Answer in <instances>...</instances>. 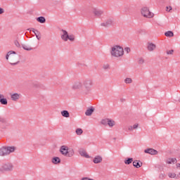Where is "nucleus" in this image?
Masks as SVG:
<instances>
[{
	"instance_id": "1",
	"label": "nucleus",
	"mask_w": 180,
	"mask_h": 180,
	"mask_svg": "<svg viewBox=\"0 0 180 180\" xmlns=\"http://www.w3.org/2000/svg\"><path fill=\"white\" fill-rule=\"evenodd\" d=\"M59 151L62 155H64V157H69L71 158V157H74V155H75V151L74 149L69 148L68 146L65 145L60 146Z\"/></svg>"
},
{
	"instance_id": "2",
	"label": "nucleus",
	"mask_w": 180,
	"mask_h": 180,
	"mask_svg": "<svg viewBox=\"0 0 180 180\" xmlns=\"http://www.w3.org/2000/svg\"><path fill=\"white\" fill-rule=\"evenodd\" d=\"M110 54L112 57H122L124 54V51L123 48L119 45H115L111 48Z\"/></svg>"
},
{
	"instance_id": "3",
	"label": "nucleus",
	"mask_w": 180,
	"mask_h": 180,
	"mask_svg": "<svg viewBox=\"0 0 180 180\" xmlns=\"http://www.w3.org/2000/svg\"><path fill=\"white\" fill-rule=\"evenodd\" d=\"M83 86L84 87V94H89L92 90V85H94L92 79H85L83 82Z\"/></svg>"
},
{
	"instance_id": "4",
	"label": "nucleus",
	"mask_w": 180,
	"mask_h": 180,
	"mask_svg": "<svg viewBox=\"0 0 180 180\" xmlns=\"http://www.w3.org/2000/svg\"><path fill=\"white\" fill-rule=\"evenodd\" d=\"M141 13L143 18H148L150 19L154 17V13H151L147 7L142 8L141 10Z\"/></svg>"
},
{
	"instance_id": "5",
	"label": "nucleus",
	"mask_w": 180,
	"mask_h": 180,
	"mask_svg": "<svg viewBox=\"0 0 180 180\" xmlns=\"http://www.w3.org/2000/svg\"><path fill=\"white\" fill-rule=\"evenodd\" d=\"M83 84L81 81L77 80L72 83L71 89L73 91H81L82 89Z\"/></svg>"
},
{
	"instance_id": "6",
	"label": "nucleus",
	"mask_w": 180,
	"mask_h": 180,
	"mask_svg": "<svg viewBox=\"0 0 180 180\" xmlns=\"http://www.w3.org/2000/svg\"><path fill=\"white\" fill-rule=\"evenodd\" d=\"M0 171L11 172L13 171V165L12 163H5L1 166Z\"/></svg>"
},
{
	"instance_id": "7",
	"label": "nucleus",
	"mask_w": 180,
	"mask_h": 180,
	"mask_svg": "<svg viewBox=\"0 0 180 180\" xmlns=\"http://www.w3.org/2000/svg\"><path fill=\"white\" fill-rule=\"evenodd\" d=\"M101 26L103 27H110V26H113V20L112 19H108L103 22L101 24Z\"/></svg>"
},
{
	"instance_id": "8",
	"label": "nucleus",
	"mask_w": 180,
	"mask_h": 180,
	"mask_svg": "<svg viewBox=\"0 0 180 180\" xmlns=\"http://www.w3.org/2000/svg\"><path fill=\"white\" fill-rule=\"evenodd\" d=\"M92 12L94 15L96 16V18H101V16H102L103 14V11L101 9L97 8H93Z\"/></svg>"
},
{
	"instance_id": "9",
	"label": "nucleus",
	"mask_w": 180,
	"mask_h": 180,
	"mask_svg": "<svg viewBox=\"0 0 180 180\" xmlns=\"http://www.w3.org/2000/svg\"><path fill=\"white\" fill-rule=\"evenodd\" d=\"M0 123H2L1 129H6L7 127H9V122L2 117H0Z\"/></svg>"
},
{
	"instance_id": "10",
	"label": "nucleus",
	"mask_w": 180,
	"mask_h": 180,
	"mask_svg": "<svg viewBox=\"0 0 180 180\" xmlns=\"http://www.w3.org/2000/svg\"><path fill=\"white\" fill-rule=\"evenodd\" d=\"M146 154H150V155H157L158 154V151L153 148H147L144 150Z\"/></svg>"
},
{
	"instance_id": "11",
	"label": "nucleus",
	"mask_w": 180,
	"mask_h": 180,
	"mask_svg": "<svg viewBox=\"0 0 180 180\" xmlns=\"http://www.w3.org/2000/svg\"><path fill=\"white\" fill-rule=\"evenodd\" d=\"M61 31L63 32V34L61 35L62 40H63L64 41H68V32L65 30H62Z\"/></svg>"
},
{
	"instance_id": "12",
	"label": "nucleus",
	"mask_w": 180,
	"mask_h": 180,
	"mask_svg": "<svg viewBox=\"0 0 180 180\" xmlns=\"http://www.w3.org/2000/svg\"><path fill=\"white\" fill-rule=\"evenodd\" d=\"M157 49V46L154 44L153 42H148L147 46L148 51H154V50Z\"/></svg>"
},
{
	"instance_id": "13",
	"label": "nucleus",
	"mask_w": 180,
	"mask_h": 180,
	"mask_svg": "<svg viewBox=\"0 0 180 180\" xmlns=\"http://www.w3.org/2000/svg\"><path fill=\"white\" fill-rule=\"evenodd\" d=\"M6 149L7 151V155H9V154L14 153L15 150H16V147L15 146H6Z\"/></svg>"
},
{
	"instance_id": "14",
	"label": "nucleus",
	"mask_w": 180,
	"mask_h": 180,
	"mask_svg": "<svg viewBox=\"0 0 180 180\" xmlns=\"http://www.w3.org/2000/svg\"><path fill=\"white\" fill-rule=\"evenodd\" d=\"M95 111V108L91 106V108H88L86 112H85V115L86 116H91L92 113H94V112Z\"/></svg>"
},
{
	"instance_id": "15",
	"label": "nucleus",
	"mask_w": 180,
	"mask_h": 180,
	"mask_svg": "<svg viewBox=\"0 0 180 180\" xmlns=\"http://www.w3.org/2000/svg\"><path fill=\"white\" fill-rule=\"evenodd\" d=\"M93 162L94 164H101L102 162V156L101 155H96L93 160Z\"/></svg>"
},
{
	"instance_id": "16",
	"label": "nucleus",
	"mask_w": 180,
	"mask_h": 180,
	"mask_svg": "<svg viewBox=\"0 0 180 180\" xmlns=\"http://www.w3.org/2000/svg\"><path fill=\"white\" fill-rule=\"evenodd\" d=\"M0 155H1V157L8 155V153L6 150V146H3L0 148Z\"/></svg>"
},
{
	"instance_id": "17",
	"label": "nucleus",
	"mask_w": 180,
	"mask_h": 180,
	"mask_svg": "<svg viewBox=\"0 0 180 180\" xmlns=\"http://www.w3.org/2000/svg\"><path fill=\"white\" fill-rule=\"evenodd\" d=\"M133 165L135 168H141L143 166V162L140 160H134L133 162Z\"/></svg>"
},
{
	"instance_id": "18",
	"label": "nucleus",
	"mask_w": 180,
	"mask_h": 180,
	"mask_svg": "<svg viewBox=\"0 0 180 180\" xmlns=\"http://www.w3.org/2000/svg\"><path fill=\"white\" fill-rule=\"evenodd\" d=\"M51 162L52 164L57 165V164H60V162H61V159L58 157H53L51 160Z\"/></svg>"
},
{
	"instance_id": "19",
	"label": "nucleus",
	"mask_w": 180,
	"mask_h": 180,
	"mask_svg": "<svg viewBox=\"0 0 180 180\" xmlns=\"http://www.w3.org/2000/svg\"><path fill=\"white\" fill-rule=\"evenodd\" d=\"M11 98L13 101H16L19 99V98H20V94L18 93H14L11 95Z\"/></svg>"
},
{
	"instance_id": "20",
	"label": "nucleus",
	"mask_w": 180,
	"mask_h": 180,
	"mask_svg": "<svg viewBox=\"0 0 180 180\" xmlns=\"http://www.w3.org/2000/svg\"><path fill=\"white\" fill-rule=\"evenodd\" d=\"M79 153V155L82 157H84V158H91V156H89V155H88V153H86V151L85 150H80Z\"/></svg>"
},
{
	"instance_id": "21",
	"label": "nucleus",
	"mask_w": 180,
	"mask_h": 180,
	"mask_svg": "<svg viewBox=\"0 0 180 180\" xmlns=\"http://www.w3.org/2000/svg\"><path fill=\"white\" fill-rule=\"evenodd\" d=\"M60 113L63 117H70V112H68V110H64L61 111Z\"/></svg>"
},
{
	"instance_id": "22",
	"label": "nucleus",
	"mask_w": 180,
	"mask_h": 180,
	"mask_svg": "<svg viewBox=\"0 0 180 180\" xmlns=\"http://www.w3.org/2000/svg\"><path fill=\"white\" fill-rule=\"evenodd\" d=\"M37 20L39 23H46V18H44V16H39V17L37 18Z\"/></svg>"
},
{
	"instance_id": "23",
	"label": "nucleus",
	"mask_w": 180,
	"mask_h": 180,
	"mask_svg": "<svg viewBox=\"0 0 180 180\" xmlns=\"http://www.w3.org/2000/svg\"><path fill=\"white\" fill-rule=\"evenodd\" d=\"M124 162L126 165H130L133 162V158H127Z\"/></svg>"
},
{
	"instance_id": "24",
	"label": "nucleus",
	"mask_w": 180,
	"mask_h": 180,
	"mask_svg": "<svg viewBox=\"0 0 180 180\" xmlns=\"http://www.w3.org/2000/svg\"><path fill=\"white\" fill-rule=\"evenodd\" d=\"M166 37H174V32L172 31H167L165 33Z\"/></svg>"
},
{
	"instance_id": "25",
	"label": "nucleus",
	"mask_w": 180,
	"mask_h": 180,
	"mask_svg": "<svg viewBox=\"0 0 180 180\" xmlns=\"http://www.w3.org/2000/svg\"><path fill=\"white\" fill-rule=\"evenodd\" d=\"M167 164H175L176 162V158L168 159L166 161Z\"/></svg>"
},
{
	"instance_id": "26",
	"label": "nucleus",
	"mask_w": 180,
	"mask_h": 180,
	"mask_svg": "<svg viewBox=\"0 0 180 180\" xmlns=\"http://www.w3.org/2000/svg\"><path fill=\"white\" fill-rule=\"evenodd\" d=\"M115 124V120L111 119L108 120V125L109 126V127H113Z\"/></svg>"
},
{
	"instance_id": "27",
	"label": "nucleus",
	"mask_w": 180,
	"mask_h": 180,
	"mask_svg": "<svg viewBox=\"0 0 180 180\" xmlns=\"http://www.w3.org/2000/svg\"><path fill=\"white\" fill-rule=\"evenodd\" d=\"M75 133L77 136H81V134H82V133H84V131L81 128H77L75 130Z\"/></svg>"
},
{
	"instance_id": "28",
	"label": "nucleus",
	"mask_w": 180,
	"mask_h": 180,
	"mask_svg": "<svg viewBox=\"0 0 180 180\" xmlns=\"http://www.w3.org/2000/svg\"><path fill=\"white\" fill-rule=\"evenodd\" d=\"M12 54H16V52L14 51H10L7 53L6 56V60H9V56L12 55Z\"/></svg>"
},
{
	"instance_id": "29",
	"label": "nucleus",
	"mask_w": 180,
	"mask_h": 180,
	"mask_svg": "<svg viewBox=\"0 0 180 180\" xmlns=\"http://www.w3.org/2000/svg\"><path fill=\"white\" fill-rule=\"evenodd\" d=\"M0 103H1V105H8V99L3 97L0 99Z\"/></svg>"
},
{
	"instance_id": "30",
	"label": "nucleus",
	"mask_w": 180,
	"mask_h": 180,
	"mask_svg": "<svg viewBox=\"0 0 180 180\" xmlns=\"http://www.w3.org/2000/svg\"><path fill=\"white\" fill-rule=\"evenodd\" d=\"M124 84H131L133 82V79L130 77H127L124 80Z\"/></svg>"
},
{
	"instance_id": "31",
	"label": "nucleus",
	"mask_w": 180,
	"mask_h": 180,
	"mask_svg": "<svg viewBox=\"0 0 180 180\" xmlns=\"http://www.w3.org/2000/svg\"><path fill=\"white\" fill-rule=\"evenodd\" d=\"M109 118H106L104 120H101V124H103L104 126H106V124H108V123L109 122Z\"/></svg>"
},
{
	"instance_id": "32",
	"label": "nucleus",
	"mask_w": 180,
	"mask_h": 180,
	"mask_svg": "<svg viewBox=\"0 0 180 180\" xmlns=\"http://www.w3.org/2000/svg\"><path fill=\"white\" fill-rule=\"evenodd\" d=\"M167 175L169 178H175L176 176V174L174 172H169Z\"/></svg>"
},
{
	"instance_id": "33",
	"label": "nucleus",
	"mask_w": 180,
	"mask_h": 180,
	"mask_svg": "<svg viewBox=\"0 0 180 180\" xmlns=\"http://www.w3.org/2000/svg\"><path fill=\"white\" fill-rule=\"evenodd\" d=\"M68 40H70V41H74V40H75V36L74 35H68Z\"/></svg>"
},
{
	"instance_id": "34",
	"label": "nucleus",
	"mask_w": 180,
	"mask_h": 180,
	"mask_svg": "<svg viewBox=\"0 0 180 180\" xmlns=\"http://www.w3.org/2000/svg\"><path fill=\"white\" fill-rule=\"evenodd\" d=\"M22 49L24 50H26L27 51H30V50H32V48H29V47H27V46H25V45L22 46Z\"/></svg>"
},
{
	"instance_id": "35",
	"label": "nucleus",
	"mask_w": 180,
	"mask_h": 180,
	"mask_svg": "<svg viewBox=\"0 0 180 180\" xmlns=\"http://www.w3.org/2000/svg\"><path fill=\"white\" fill-rule=\"evenodd\" d=\"M166 53L168 56H172V54H174V49H171L169 51H167Z\"/></svg>"
},
{
	"instance_id": "36",
	"label": "nucleus",
	"mask_w": 180,
	"mask_h": 180,
	"mask_svg": "<svg viewBox=\"0 0 180 180\" xmlns=\"http://www.w3.org/2000/svg\"><path fill=\"white\" fill-rule=\"evenodd\" d=\"M138 63L139 64H141V65L144 64V58H140L138 60Z\"/></svg>"
},
{
	"instance_id": "37",
	"label": "nucleus",
	"mask_w": 180,
	"mask_h": 180,
	"mask_svg": "<svg viewBox=\"0 0 180 180\" xmlns=\"http://www.w3.org/2000/svg\"><path fill=\"white\" fill-rule=\"evenodd\" d=\"M14 44L16 47H20V44L19 41H18V40L14 41Z\"/></svg>"
},
{
	"instance_id": "38",
	"label": "nucleus",
	"mask_w": 180,
	"mask_h": 180,
	"mask_svg": "<svg viewBox=\"0 0 180 180\" xmlns=\"http://www.w3.org/2000/svg\"><path fill=\"white\" fill-rule=\"evenodd\" d=\"M166 11L167 12H171V11H172V7H171V6H167Z\"/></svg>"
},
{
	"instance_id": "39",
	"label": "nucleus",
	"mask_w": 180,
	"mask_h": 180,
	"mask_svg": "<svg viewBox=\"0 0 180 180\" xmlns=\"http://www.w3.org/2000/svg\"><path fill=\"white\" fill-rule=\"evenodd\" d=\"M159 178L160 179H164V178H165V174L162 173L159 175Z\"/></svg>"
},
{
	"instance_id": "40",
	"label": "nucleus",
	"mask_w": 180,
	"mask_h": 180,
	"mask_svg": "<svg viewBox=\"0 0 180 180\" xmlns=\"http://www.w3.org/2000/svg\"><path fill=\"white\" fill-rule=\"evenodd\" d=\"M32 32H33L34 34L37 32V34H41L40 31H39V30H37L34 28H32Z\"/></svg>"
},
{
	"instance_id": "41",
	"label": "nucleus",
	"mask_w": 180,
	"mask_h": 180,
	"mask_svg": "<svg viewBox=\"0 0 180 180\" xmlns=\"http://www.w3.org/2000/svg\"><path fill=\"white\" fill-rule=\"evenodd\" d=\"M34 34H35L37 40H40L41 39V37H39V36H40V34H37V32L34 33Z\"/></svg>"
},
{
	"instance_id": "42",
	"label": "nucleus",
	"mask_w": 180,
	"mask_h": 180,
	"mask_svg": "<svg viewBox=\"0 0 180 180\" xmlns=\"http://www.w3.org/2000/svg\"><path fill=\"white\" fill-rule=\"evenodd\" d=\"M103 70H108L109 68V64H105L103 65Z\"/></svg>"
},
{
	"instance_id": "43",
	"label": "nucleus",
	"mask_w": 180,
	"mask_h": 180,
	"mask_svg": "<svg viewBox=\"0 0 180 180\" xmlns=\"http://www.w3.org/2000/svg\"><path fill=\"white\" fill-rule=\"evenodd\" d=\"M124 51H126L127 53V54H129V53H130V51H131L130 48L126 47L124 49Z\"/></svg>"
},
{
	"instance_id": "44",
	"label": "nucleus",
	"mask_w": 180,
	"mask_h": 180,
	"mask_svg": "<svg viewBox=\"0 0 180 180\" xmlns=\"http://www.w3.org/2000/svg\"><path fill=\"white\" fill-rule=\"evenodd\" d=\"M133 129H136L139 127V124H134L133 126H132Z\"/></svg>"
},
{
	"instance_id": "45",
	"label": "nucleus",
	"mask_w": 180,
	"mask_h": 180,
	"mask_svg": "<svg viewBox=\"0 0 180 180\" xmlns=\"http://www.w3.org/2000/svg\"><path fill=\"white\" fill-rule=\"evenodd\" d=\"M128 130H129V131H133V130H134V128H133V126H129L128 127Z\"/></svg>"
},
{
	"instance_id": "46",
	"label": "nucleus",
	"mask_w": 180,
	"mask_h": 180,
	"mask_svg": "<svg viewBox=\"0 0 180 180\" xmlns=\"http://www.w3.org/2000/svg\"><path fill=\"white\" fill-rule=\"evenodd\" d=\"M18 64H19V61H18L16 63H10L11 65H18Z\"/></svg>"
},
{
	"instance_id": "47",
	"label": "nucleus",
	"mask_w": 180,
	"mask_h": 180,
	"mask_svg": "<svg viewBox=\"0 0 180 180\" xmlns=\"http://www.w3.org/2000/svg\"><path fill=\"white\" fill-rule=\"evenodd\" d=\"M5 12V10H4V8H0V15H2V13H4Z\"/></svg>"
},
{
	"instance_id": "48",
	"label": "nucleus",
	"mask_w": 180,
	"mask_h": 180,
	"mask_svg": "<svg viewBox=\"0 0 180 180\" xmlns=\"http://www.w3.org/2000/svg\"><path fill=\"white\" fill-rule=\"evenodd\" d=\"M176 179H179L180 178V175L179 174H176V176H175Z\"/></svg>"
},
{
	"instance_id": "49",
	"label": "nucleus",
	"mask_w": 180,
	"mask_h": 180,
	"mask_svg": "<svg viewBox=\"0 0 180 180\" xmlns=\"http://www.w3.org/2000/svg\"><path fill=\"white\" fill-rule=\"evenodd\" d=\"M176 167H177V168H179L180 169V163H177Z\"/></svg>"
},
{
	"instance_id": "50",
	"label": "nucleus",
	"mask_w": 180,
	"mask_h": 180,
	"mask_svg": "<svg viewBox=\"0 0 180 180\" xmlns=\"http://www.w3.org/2000/svg\"><path fill=\"white\" fill-rule=\"evenodd\" d=\"M4 98V95L0 94V99H2Z\"/></svg>"
},
{
	"instance_id": "51",
	"label": "nucleus",
	"mask_w": 180,
	"mask_h": 180,
	"mask_svg": "<svg viewBox=\"0 0 180 180\" xmlns=\"http://www.w3.org/2000/svg\"><path fill=\"white\" fill-rule=\"evenodd\" d=\"M120 101H121V102H124V98H121V99H120Z\"/></svg>"
},
{
	"instance_id": "52",
	"label": "nucleus",
	"mask_w": 180,
	"mask_h": 180,
	"mask_svg": "<svg viewBox=\"0 0 180 180\" xmlns=\"http://www.w3.org/2000/svg\"><path fill=\"white\" fill-rule=\"evenodd\" d=\"M27 30H30V29H27Z\"/></svg>"
}]
</instances>
